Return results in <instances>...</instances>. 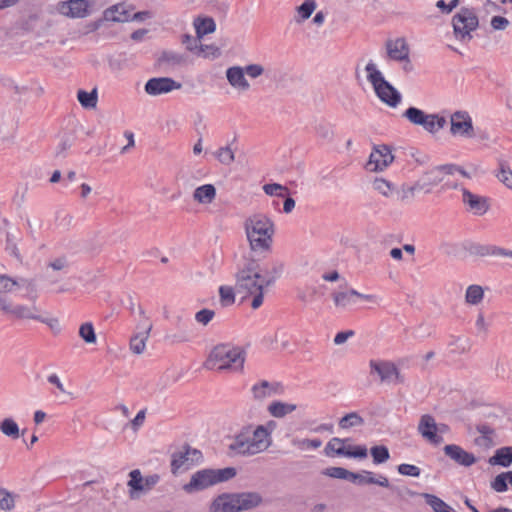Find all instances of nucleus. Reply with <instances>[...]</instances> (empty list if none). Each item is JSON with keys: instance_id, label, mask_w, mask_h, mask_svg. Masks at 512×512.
<instances>
[{"instance_id": "38", "label": "nucleus", "mask_w": 512, "mask_h": 512, "mask_svg": "<svg viewBox=\"0 0 512 512\" xmlns=\"http://www.w3.org/2000/svg\"><path fill=\"white\" fill-rule=\"evenodd\" d=\"M484 299V289L480 285H470L465 292V302L468 305H479Z\"/></svg>"}, {"instance_id": "25", "label": "nucleus", "mask_w": 512, "mask_h": 512, "mask_svg": "<svg viewBox=\"0 0 512 512\" xmlns=\"http://www.w3.org/2000/svg\"><path fill=\"white\" fill-rule=\"evenodd\" d=\"M443 450L446 456L464 467H470L477 461L472 453L455 444L446 445Z\"/></svg>"}, {"instance_id": "49", "label": "nucleus", "mask_w": 512, "mask_h": 512, "mask_svg": "<svg viewBox=\"0 0 512 512\" xmlns=\"http://www.w3.org/2000/svg\"><path fill=\"white\" fill-rule=\"evenodd\" d=\"M196 56L204 59L214 60L221 56V50L214 44L205 45L201 43Z\"/></svg>"}, {"instance_id": "42", "label": "nucleus", "mask_w": 512, "mask_h": 512, "mask_svg": "<svg viewBox=\"0 0 512 512\" xmlns=\"http://www.w3.org/2000/svg\"><path fill=\"white\" fill-rule=\"evenodd\" d=\"M291 443L300 451L315 450L322 446V441L318 438L308 439L295 437L292 439Z\"/></svg>"}, {"instance_id": "57", "label": "nucleus", "mask_w": 512, "mask_h": 512, "mask_svg": "<svg viewBox=\"0 0 512 512\" xmlns=\"http://www.w3.org/2000/svg\"><path fill=\"white\" fill-rule=\"evenodd\" d=\"M15 131V123L13 121L0 119V140L10 139Z\"/></svg>"}, {"instance_id": "53", "label": "nucleus", "mask_w": 512, "mask_h": 512, "mask_svg": "<svg viewBox=\"0 0 512 512\" xmlns=\"http://www.w3.org/2000/svg\"><path fill=\"white\" fill-rule=\"evenodd\" d=\"M316 9V3L314 0H305L298 8L297 12L300 16V19L297 20L298 23L308 19L314 10Z\"/></svg>"}, {"instance_id": "33", "label": "nucleus", "mask_w": 512, "mask_h": 512, "mask_svg": "<svg viewBox=\"0 0 512 512\" xmlns=\"http://www.w3.org/2000/svg\"><path fill=\"white\" fill-rule=\"evenodd\" d=\"M157 63L160 67L174 68L184 65L186 63V57L179 52L167 50L160 54Z\"/></svg>"}, {"instance_id": "48", "label": "nucleus", "mask_w": 512, "mask_h": 512, "mask_svg": "<svg viewBox=\"0 0 512 512\" xmlns=\"http://www.w3.org/2000/svg\"><path fill=\"white\" fill-rule=\"evenodd\" d=\"M373 189L383 197H390L394 191V186L391 182L384 178H375L372 182Z\"/></svg>"}, {"instance_id": "27", "label": "nucleus", "mask_w": 512, "mask_h": 512, "mask_svg": "<svg viewBox=\"0 0 512 512\" xmlns=\"http://www.w3.org/2000/svg\"><path fill=\"white\" fill-rule=\"evenodd\" d=\"M462 201L476 215H483L488 210V203L485 197L473 194L465 188H462Z\"/></svg>"}, {"instance_id": "1", "label": "nucleus", "mask_w": 512, "mask_h": 512, "mask_svg": "<svg viewBox=\"0 0 512 512\" xmlns=\"http://www.w3.org/2000/svg\"><path fill=\"white\" fill-rule=\"evenodd\" d=\"M283 270L281 262L262 267L257 258L243 255L234 274L235 290L243 298L251 297V308L257 310L263 305L266 290L276 284Z\"/></svg>"}, {"instance_id": "15", "label": "nucleus", "mask_w": 512, "mask_h": 512, "mask_svg": "<svg viewBox=\"0 0 512 512\" xmlns=\"http://www.w3.org/2000/svg\"><path fill=\"white\" fill-rule=\"evenodd\" d=\"M201 459L202 453L199 450L185 446L172 455V473L176 474L179 470H187L194 464L199 463Z\"/></svg>"}, {"instance_id": "43", "label": "nucleus", "mask_w": 512, "mask_h": 512, "mask_svg": "<svg viewBox=\"0 0 512 512\" xmlns=\"http://www.w3.org/2000/svg\"><path fill=\"white\" fill-rule=\"evenodd\" d=\"M421 496L434 512H452L451 507L439 497L429 493H422Z\"/></svg>"}, {"instance_id": "24", "label": "nucleus", "mask_w": 512, "mask_h": 512, "mask_svg": "<svg viewBox=\"0 0 512 512\" xmlns=\"http://www.w3.org/2000/svg\"><path fill=\"white\" fill-rule=\"evenodd\" d=\"M236 512L247 511L258 507L262 497L257 492L232 493Z\"/></svg>"}, {"instance_id": "59", "label": "nucleus", "mask_w": 512, "mask_h": 512, "mask_svg": "<svg viewBox=\"0 0 512 512\" xmlns=\"http://www.w3.org/2000/svg\"><path fill=\"white\" fill-rule=\"evenodd\" d=\"M263 191L269 196L283 197L287 187L278 183H270L263 186Z\"/></svg>"}, {"instance_id": "16", "label": "nucleus", "mask_w": 512, "mask_h": 512, "mask_svg": "<svg viewBox=\"0 0 512 512\" xmlns=\"http://www.w3.org/2000/svg\"><path fill=\"white\" fill-rule=\"evenodd\" d=\"M450 133L454 136L473 138L475 130L471 116L466 111H456L450 117Z\"/></svg>"}, {"instance_id": "41", "label": "nucleus", "mask_w": 512, "mask_h": 512, "mask_svg": "<svg viewBox=\"0 0 512 512\" xmlns=\"http://www.w3.org/2000/svg\"><path fill=\"white\" fill-rule=\"evenodd\" d=\"M0 431L3 435L12 439H18L20 437V429L18 424L13 418H4L0 422Z\"/></svg>"}, {"instance_id": "35", "label": "nucleus", "mask_w": 512, "mask_h": 512, "mask_svg": "<svg viewBox=\"0 0 512 512\" xmlns=\"http://www.w3.org/2000/svg\"><path fill=\"white\" fill-rule=\"evenodd\" d=\"M296 409V404L281 401H273L267 407L269 414L275 418H283L293 413Z\"/></svg>"}, {"instance_id": "46", "label": "nucleus", "mask_w": 512, "mask_h": 512, "mask_svg": "<svg viewBox=\"0 0 512 512\" xmlns=\"http://www.w3.org/2000/svg\"><path fill=\"white\" fill-rule=\"evenodd\" d=\"M236 290L235 286L221 285L219 287V298L220 303L223 307L231 306L236 301Z\"/></svg>"}, {"instance_id": "3", "label": "nucleus", "mask_w": 512, "mask_h": 512, "mask_svg": "<svg viewBox=\"0 0 512 512\" xmlns=\"http://www.w3.org/2000/svg\"><path fill=\"white\" fill-rule=\"evenodd\" d=\"M249 252L245 256L265 258L272 251L275 224L264 213H254L243 223Z\"/></svg>"}, {"instance_id": "30", "label": "nucleus", "mask_w": 512, "mask_h": 512, "mask_svg": "<svg viewBox=\"0 0 512 512\" xmlns=\"http://www.w3.org/2000/svg\"><path fill=\"white\" fill-rule=\"evenodd\" d=\"M388 56L396 61L408 60L409 47L404 38L388 40L386 42Z\"/></svg>"}, {"instance_id": "47", "label": "nucleus", "mask_w": 512, "mask_h": 512, "mask_svg": "<svg viewBox=\"0 0 512 512\" xmlns=\"http://www.w3.org/2000/svg\"><path fill=\"white\" fill-rule=\"evenodd\" d=\"M495 176L503 185L512 190V170L507 163H499V169Z\"/></svg>"}, {"instance_id": "44", "label": "nucleus", "mask_w": 512, "mask_h": 512, "mask_svg": "<svg viewBox=\"0 0 512 512\" xmlns=\"http://www.w3.org/2000/svg\"><path fill=\"white\" fill-rule=\"evenodd\" d=\"M70 266L69 259L66 256H59L50 259L45 268L48 272H56L60 274L61 272H65Z\"/></svg>"}, {"instance_id": "39", "label": "nucleus", "mask_w": 512, "mask_h": 512, "mask_svg": "<svg viewBox=\"0 0 512 512\" xmlns=\"http://www.w3.org/2000/svg\"><path fill=\"white\" fill-rule=\"evenodd\" d=\"M194 27L196 34L201 39L210 33H213L216 29V24L212 18H196L194 20Z\"/></svg>"}, {"instance_id": "5", "label": "nucleus", "mask_w": 512, "mask_h": 512, "mask_svg": "<svg viewBox=\"0 0 512 512\" xmlns=\"http://www.w3.org/2000/svg\"><path fill=\"white\" fill-rule=\"evenodd\" d=\"M246 353L241 347L228 344L215 346L209 353L204 366L209 370L242 372Z\"/></svg>"}, {"instance_id": "62", "label": "nucleus", "mask_w": 512, "mask_h": 512, "mask_svg": "<svg viewBox=\"0 0 512 512\" xmlns=\"http://www.w3.org/2000/svg\"><path fill=\"white\" fill-rule=\"evenodd\" d=\"M215 316V312L210 309H202L195 314V319L198 323L207 325Z\"/></svg>"}, {"instance_id": "9", "label": "nucleus", "mask_w": 512, "mask_h": 512, "mask_svg": "<svg viewBox=\"0 0 512 512\" xmlns=\"http://www.w3.org/2000/svg\"><path fill=\"white\" fill-rule=\"evenodd\" d=\"M131 310L133 312H137L141 317V320L138 322L135 332L129 341V349L134 355H141L144 353L146 349V343L149 339L150 332L152 330V323L149 318L146 316L144 309L139 304H132Z\"/></svg>"}, {"instance_id": "32", "label": "nucleus", "mask_w": 512, "mask_h": 512, "mask_svg": "<svg viewBox=\"0 0 512 512\" xmlns=\"http://www.w3.org/2000/svg\"><path fill=\"white\" fill-rule=\"evenodd\" d=\"M279 384L263 380L253 385L251 392L254 400L263 401L278 393Z\"/></svg>"}, {"instance_id": "8", "label": "nucleus", "mask_w": 512, "mask_h": 512, "mask_svg": "<svg viewBox=\"0 0 512 512\" xmlns=\"http://www.w3.org/2000/svg\"><path fill=\"white\" fill-rule=\"evenodd\" d=\"M478 26V16L472 8L462 7L452 18L455 38L465 43L472 39V32L475 31Z\"/></svg>"}, {"instance_id": "50", "label": "nucleus", "mask_w": 512, "mask_h": 512, "mask_svg": "<svg viewBox=\"0 0 512 512\" xmlns=\"http://www.w3.org/2000/svg\"><path fill=\"white\" fill-rule=\"evenodd\" d=\"M507 482H509V472H502L491 481V488L498 493L506 492L508 489Z\"/></svg>"}, {"instance_id": "19", "label": "nucleus", "mask_w": 512, "mask_h": 512, "mask_svg": "<svg viewBox=\"0 0 512 512\" xmlns=\"http://www.w3.org/2000/svg\"><path fill=\"white\" fill-rule=\"evenodd\" d=\"M181 88L182 84L180 82H177L169 77L151 78L146 82L144 86L145 92L150 96L168 94L174 90H179Z\"/></svg>"}, {"instance_id": "11", "label": "nucleus", "mask_w": 512, "mask_h": 512, "mask_svg": "<svg viewBox=\"0 0 512 512\" xmlns=\"http://www.w3.org/2000/svg\"><path fill=\"white\" fill-rule=\"evenodd\" d=\"M346 442H348V439L332 438L324 449L325 454L329 457L337 455L361 459L367 456V448L365 446H346Z\"/></svg>"}, {"instance_id": "4", "label": "nucleus", "mask_w": 512, "mask_h": 512, "mask_svg": "<svg viewBox=\"0 0 512 512\" xmlns=\"http://www.w3.org/2000/svg\"><path fill=\"white\" fill-rule=\"evenodd\" d=\"M16 289H24L31 300L38 297L37 284L33 278H11L0 275V314L10 320L16 321L27 304L14 301L8 294Z\"/></svg>"}, {"instance_id": "28", "label": "nucleus", "mask_w": 512, "mask_h": 512, "mask_svg": "<svg viewBox=\"0 0 512 512\" xmlns=\"http://www.w3.org/2000/svg\"><path fill=\"white\" fill-rule=\"evenodd\" d=\"M349 481L359 485L375 484L381 487H389V480L386 476H376L371 471H363L362 473L351 472Z\"/></svg>"}, {"instance_id": "6", "label": "nucleus", "mask_w": 512, "mask_h": 512, "mask_svg": "<svg viewBox=\"0 0 512 512\" xmlns=\"http://www.w3.org/2000/svg\"><path fill=\"white\" fill-rule=\"evenodd\" d=\"M234 467L223 469H203L195 472L188 483L183 485V490L188 494H193L205 490L213 485L228 481L236 476Z\"/></svg>"}, {"instance_id": "56", "label": "nucleus", "mask_w": 512, "mask_h": 512, "mask_svg": "<svg viewBox=\"0 0 512 512\" xmlns=\"http://www.w3.org/2000/svg\"><path fill=\"white\" fill-rule=\"evenodd\" d=\"M351 471L342 467H329L322 471V474L331 478L344 479L349 481Z\"/></svg>"}, {"instance_id": "26", "label": "nucleus", "mask_w": 512, "mask_h": 512, "mask_svg": "<svg viewBox=\"0 0 512 512\" xmlns=\"http://www.w3.org/2000/svg\"><path fill=\"white\" fill-rule=\"evenodd\" d=\"M476 432L478 433V436L473 440L476 447L488 450L495 445L496 432L491 426L487 424H478L476 426Z\"/></svg>"}, {"instance_id": "55", "label": "nucleus", "mask_w": 512, "mask_h": 512, "mask_svg": "<svg viewBox=\"0 0 512 512\" xmlns=\"http://www.w3.org/2000/svg\"><path fill=\"white\" fill-rule=\"evenodd\" d=\"M15 506L14 495L4 488H0V509L10 511Z\"/></svg>"}, {"instance_id": "2", "label": "nucleus", "mask_w": 512, "mask_h": 512, "mask_svg": "<svg viewBox=\"0 0 512 512\" xmlns=\"http://www.w3.org/2000/svg\"><path fill=\"white\" fill-rule=\"evenodd\" d=\"M274 421L266 424L243 426L233 437L228 449L233 455L253 457L266 452L273 444Z\"/></svg>"}, {"instance_id": "37", "label": "nucleus", "mask_w": 512, "mask_h": 512, "mask_svg": "<svg viewBox=\"0 0 512 512\" xmlns=\"http://www.w3.org/2000/svg\"><path fill=\"white\" fill-rule=\"evenodd\" d=\"M358 291L351 289L349 291H338L332 294L334 305L338 308H347L353 303V297H357Z\"/></svg>"}, {"instance_id": "51", "label": "nucleus", "mask_w": 512, "mask_h": 512, "mask_svg": "<svg viewBox=\"0 0 512 512\" xmlns=\"http://www.w3.org/2000/svg\"><path fill=\"white\" fill-rule=\"evenodd\" d=\"M370 452L375 464H382L390 457L389 450L384 445L374 446L371 448Z\"/></svg>"}, {"instance_id": "20", "label": "nucleus", "mask_w": 512, "mask_h": 512, "mask_svg": "<svg viewBox=\"0 0 512 512\" xmlns=\"http://www.w3.org/2000/svg\"><path fill=\"white\" fill-rule=\"evenodd\" d=\"M89 4L86 0H67L57 5L58 12L69 18H84L89 14Z\"/></svg>"}, {"instance_id": "14", "label": "nucleus", "mask_w": 512, "mask_h": 512, "mask_svg": "<svg viewBox=\"0 0 512 512\" xmlns=\"http://www.w3.org/2000/svg\"><path fill=\"white\" fill-rule=\"evenodd\" d=\"M16 321H36L47 325L54 332L61 330L59 320L54 317L46 316L43 310L36 305L35 300H32V303L27 304L25 308L22 309Z\"/></svg>"}, {"instance_id": "7", "label": "nucleus", "mask_w": 512, "mask_h": 512, "mask_svg": "<svg viewBox=\"0 0 512 512\" xmlns=\"http://www.w3.org/2000/svg\"><path fill=\"white\" fill-rule=\"evenodd\" d=\"M365 71L367 73V80L372 84L380 100L391 107H396L401 101V95L384 79L376 65L373 62H369L365 67Z\"/></svg>"}, {"instance_id": "23", "label": "nucleus", "mask_w": 512, "mask_h": 512, "mask_svg": "<svg viewBox=\"0 0 512 512\" xmlns=\"http://www.w3.org/2000/svg\"><path fill=\"white\" fill-rule=\"evenodd\" d=\"M246 72L243 67L232 66L226 70V78L228 83L236 91L242 93L250 90L251 85L245 77Z\"/></svg>"}, {"instance_id": "18", "label": "nucleus", "mask_w": 512, "mask_h": 512, "mask_svg": "<svg viewBox=\"0 0 512 512\" xmlns=\"http://www.w3.org/2000/svg\"><path fill=\"white\" fill-rule=\"evenodd\" d=\"M130 480L128 486L130 487V498L135 499L139 497L140 493H145L151 490L159 481L158 475H150L143 478L140 470H132L129 474Z\"/></svg>"}, {"instance_id": "54", "label": "nucleus", "mask_w": 512, "mask_h": 512, "mask_svg": "<svg viewBox=\"0 0 512 512\" xmlns=\"http://www.w3.org/2000/svg\"><path fill=\"white\" fill-rule=\"evenodd\" d=\"M214 155L224 165H230L235 160L234 152L229 146L219 148Z\"/></svg>"}, {"instance_id": "61", "label": "nucleus", "mask_w": 512, "mask_h": 512, "mask_svg": "<svg viewBox=\"0 0 512 512\" xmlns=\"http://www.w3.org/2000/svg\"><path fill=\"white\" fill-rule=\"evenodd\" d=\"M246 75L252 79H256L264 74V67L260 64H249L245 67Z\"/></svg>"}, {"instance_id": "34", "label": "nucleus", "mask_w": 512, "mask_h": 512, "mask_svg": "<svg viewBox=\"0 0 512 512\" xmlns=\"http://www.w3.org/2000/svg\"><path fill=\"white\" fill-rule=\"evenodd\" d=\"M492 466L509 467L512 464V446L498 448L488 460Z\"/></svg>"}, {"instance_id": "31", "label": "nucleus", "mask_w": 512, "mask_h": 512, "mask_svg": "<svg viewBox=\"0 0 512 512\" xmlns=\"http://www.w3.org/2000/svg\"><path fill=\"white\" fill-rule=\"evenodd\" d=\"M208 512H236L232 493H223L215 497L209 505Z\"/></svg>"}, {"instance_id": "21", "label": "nucleus", "mask_w": 512, "mask_h": 512, "mask_svg": "<svg viewBox=\"0 0 512 512\" xmlns=\"http://www.w3.org/2000/svg\"><path fill=\"white\" fill-rule=\"evenodd\" d=\"M417 429L419 434L429 443L438 445L443 442L442 436L437 434V423L432 415H422Z\"/></svg>"}, {"instance_id": "58", "label": "nucleus", "mask_w": 512, "mask_h": 512, "mask_svg": "<svg viewBox=\"0 0 512 512\" xmlns=\"http://www.w3.org/2000/svg\"><path fill=\"white\" fill-rule=\"evenodd\" d=\"M417 192H422L421 186L418 185L417 181L411 186H402L399 190V198L401 201H406L415 196Z\"/></svg>"}, {"instance_id": "64", "label": "nucleus", "mask_w": 512, "mask_h": 512, "mask_svg": "<svg viewBox=\"0 0 512 512\" xmlns=\"http://www.w3.org/2000/svg\"><path fill=\"white\" fill-rule=\"evenodd\" d=\"M509 26V20L502 16H494L491 19V27L494 30H505Z\"/></svg>"}, {"instance_id": "13", "label": "nucleus", "mask_w": 512, "mask_h": 512, "mask_svg": "<svg viewBox=\"0 0 512 512\" xmlns=\"http://www.w3.org/2000/svg\"><path fill=\"white\" fill-rule=\"evenodd\" d=\"M453 164L436 166L426 171L423 176L417 180L418 185L424 193H430L434 186L446 180V177L453 176Z\"/></svg>"}, {"instance_id": "22", "label": "nucleus", "mask_w": 512, "mask_h": 512, "mask_svg": "<svg viewBox=\"0 0 512 512\" xmlns=\"http://www.w3.org/2000/svg\"><path fill=\"white\" fill-rule=\"evenodd\" d=\"M132 11L133 7L131 5L118 3L104 10L103 20L115 23L130 22V12Z\"/></svg>"}, {"instance_id": "52", "label": "nucleus", "mask_w": 512, "mask_h": 512, "mask_svg": "<svg viewBox=\"0 0 512 512\" xmlns=\"http://www.w3.org/2000/svg\"><path fill=\"white\" fill-rule=\"evenodd\" d=\"M181 43L185 46V48L193 53L194 55H197L200 44H201V38L198 37L196 34L195 37L185 34L182 36Z\"/></svg>"}, {"instance_id": "17", "label": "nucleus", "mask_w": 512, "mask_h": 512, "mask_svg": "<svg viewBox=\"0 0 512 512\" xmlns=\"http://www.w3.org/2000/svg\"><path fill=\"white\" fill-rule=\"evenodd\" d=\"M394 161L392 150L387 145L376 146L366 164V169L370 172H380L386 169Z\"/></svg>"}, {"instance_id": "10", "label": "nucleus", "mask_w": 512, "mask_h": 512, "mask_svg": "<svg viewBox=\"0 0 512 512\" xmlns=\"http://www.w3.org/2000/svg\"><path fill=\"white\" fill-rule=\"evenodd\" d=\"M404 117L412 124L421 126L430 134H436L442 130L446 124V118L439 114H426L419 108L410 107L404 112Z\"/></svg>"}, {"instance_id": "63", "label": "nucleus", "mask_w": 512, "mask_h": 512, "mask_svg": "<svg viewBox=\"0 0 512 512\" xmlns=\"http://www.w3.org/2000/svg\"><path fill=\"white\" fill-rule=\"evenodd\" d=\"M316 133L320 138L325 140H331L334 137L332 128L327 124H318L316 126Z\"/></svg>"}, {"instance_id": "45", "label": "nucleus", "mask_w": 512, "mask_h": 512, "mask_svg": "<svg viewBox=\"0 0 512 512\" xmlns=\"http://www.w3.org/2000/svg\"><path fill=\"white\" fill-rule=\"evenodd\" d=\"M79 337L88 345L97 343V336L91 322L82 323L79 327Z\"/></svg>"}, {"instance_id": "12", "label": "nucleus", "mask_w": 512, "mask_h": 512, "mask_svg": "<svg viewBox=\"0 0 512 512\" xmlns=\"http://www.w3.org/2000/svg\"><path fill=\"white\" fill-rule=\"evenodd\" d=\"M370 374H376L380 382L404 383V376L397 366L391 361L371 360L369 362Z\"/></svg>"}, {"instance_id": "36", "label": "nucleus", "mask_w": 512, "mask_h": 512, "mask_svg": "<svg viewBox=\"0 0 512 512\" xmlns=\"http://www.w3.org/2000/svg\"><path fill=\"white\" fill-rule=\"evenodd\" d=\"M77 99L85 109H95L98 103V91L94 88L92 91L78 90Z\"/></svg>"}, {"instance_id": "29", "label": "nucleus", "mask_w": 512, "mask_h": 512, "mask_svg": "<svg viewBox=\"0 0 512 512\" xmlns=\"http://www.w3.org/2000/svg\"><path fill=\"white\" fill-rule=\"evenodd\" d=\"M217 196L216 187L213 184H203L195 188L192 193V199L195 203L202 206L211 205Z\"/></svg>"}, {"instance_id": "60", "label": "nucleus", "mask_w": 512, "mask_h": 512, "mask_svg": "<svg viewBox=\"0 0 512 512\" xmlns=\"http://www.w3.org/2000/svg\"><path fill=\"white\" fill-rule=\"evenodd\" d=\"M398 473L404 476L419 477L420 468L412 464H400L397 467Z\"/></svg>"}, {"instance_id": "40", "label": "nucleus", "mask_w": 512, "mask_h": 512, "mask_svg": "<svg viewBox=\"0 0 512 512\" xmlns=\"http://www.w3.org/2000/svg\"><path fill=\"white\" fill-rule=\"evenodd\" d=\"M364 418L357 412H351L340 418L338 425L341 429L347 430L364 425Z\"/></svg>"}]
</instances>
